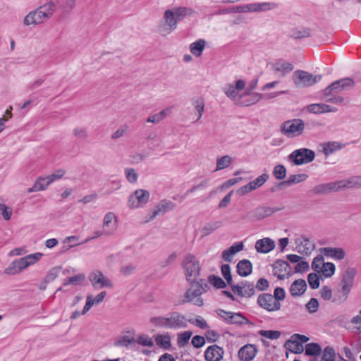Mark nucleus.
Here are the masks:
<instances>
[{
	"instance_id": "nucleus-37",
	"label": "nucleus",
	"mask_w": 361,
	"mask_h": 361,
	"mask_svg": "<svg viewBox=\"0 0 361 361\" xmlns=\"http://www.w3.org/2000/svg\"><path fill=\"white\" fill-rule=\"evenodd\" d=\"M172 107H167L166 109H164L161 111H159L157 114H155L152 116H150L147 119V122L148 123H158L162 120H164L167 115H169L171 113Z\"/></svg>"
},
{
	"instance_id": "nucleus-23",
	"label": "nucleus",
	"mask_w": 361,
	"mask_h": 361,
	"mask_svg": "<svg viewBox=\"0 0 361 361\" xmlns=\"http://www.w3.org/2000/svg\"><path fill=\"white\" fill-rule=\"evenodd\" d=\"M257 352L255 345L247 344L238 350V357L242 361H251L255 357Z\"/></svg>"
},
{
	"instance_id": "nucleus-4",
	"label": "nucleus",
	"mask_w": 361,
	"mask_h": 361,
	"mask_svg": "<svg viewBox=\"0 0 361 361\" xmlns=\"http://www.w3.org/2000/svg\"><path fill=\"white\" fill-rule=\"evenodd\" d=\"M215 313L221 319L228 324H253L240 312H227L222 309H217L215 310Z\"/></svg>"
},
{
	"instance_id": "nucleus-47",
	"label": "nucleus",
	"mask_w": 361,
	"mask_h": 361,
	"mask_svg": "<svg viewBox=\"0 0 361 361\" xmlns=\"http://www.w3.org/2000/svg\"><path fill=\"white\" fill-rule=\"evenodd\" d=\"M190 52L195 56H200L203 51V39H200L190 46Z\"/></svg>"
},
{
	"instance_id": "nucleus-40",
	"label": "nucleus",
	"mask_w": 361,
	"mask_h": 361,
	"mask_svg": "<svg viewBox=\"0 0 361 361\" xmlns=\"http://www.w3.org/2000/svg\"><path fill=\"white\" fill-rule=\"evenodd\" d=\"M343 145L338 142H329L323 145L322 152L326 156L334 153V152L341 149Z\"/></svg>"
},
{
	"instance_id": "nucleus-54",
	"label": "nucleus",
	"mask_w": 361,
	"mask_h": 361,
	"mask_svg": "<svg viewBox=\"0 0 361 361\" xmlns=\"http://www.w3.org/2000/svg\"><path fill=\"white\" fill-rule=\"evenodd\" d=\"M221 338V335L216 331L214 330H207L204 333V341L207 340L210 343H215L219 341Z\"/></svg>"
},
{
	"instance_id": "nucleus-21",
	"label": "nucleus",
	"mask_w": 361,
	"mask_h": 361,
	"mask_svg": "<svg viewBox=\"0 0 361 361\" xmlns=\"http://www.w3.org/2000/svg\"><path fill=\"white\" fill-rule=\"evenodd\" d=\"M296 249L299 253L309 255L314 250V244L310 240L304 235L298 238L295 240Z\"/></svg>"
},
{
	"instance_id": "nucleus-48",
	"label": "nucleus",
	"mask_w": 361,
	"mask_h": 361,
	"mask_svg": "<svg viewBox=\"0 0 361 361\" xmlns=\"http://www.w3.org/2000/svg\"><path fill=\"white\" fill-rule=\"evenodd\" d=\"M272 173L276 180H283L286 176V169L282 164H277L274 166Z\"/></svg>"
},
{
	"instance_id": "nucleus-22",
	"label": "nucleus",
	"mask_w": 361,
	"mask_h": 361,
	"mask_svg": "<svg viewBox=\"0 0 361 361\" xmlns=\"http://www.w3.org/2000/svg\"><path fill=\"white\" fill-rule=\"evenodd\" d=\"M356 275V270L354 268H348L343 273L341 281V288L344 291H350Z\"/></svg>"
},
{
	"instance_id": "nucleus-20",
	"label": "nucleus",
	"mask_w": 361,
	"mask_h": 361,
	"mask_svg": "<svg viewBox=\"0 0 361 361\" xmlns=\"http://www.w3.org/2000/svg\"><path fill=\"white\" fill-rule=\"evenodd\" d=\"M224 349L217 345L209 346L204 351V360L207 361H220L223 358Z\"/></svg>"
},
{
	"instance_id": "nucleus-50",
	"label": "nucleus",
	"mask_w": 361,
	"mask_h": 361,
	"mask_svg": "<svg viewBox=\"0 0 361 361\" xmlns=\"http://www.w3.org/2000/svg\"><path fill=\"white\" fill-rule=\"evenodd\" d=\"M278 7V4L275 2H262L257 3V12H264L274 9Z\"/></svg>"
},
{
	"instance_id": "nucleus-55",
	"label": "nucleus",
	"mask_w": 361,
	"mask_h": 361,
	"mask_svg": "<svg viewBox=\"0 0 361 361\" xmlns=\"http://www.w3.org/2000/svg\"><path fill=\"white\" fill-rule=\"evenodd\" d=\"M85 276L82 274H78L72 277L66 278L64 281L63 285L68 286L70 284L78 285L83 281Z\"/></svg>"
},
{
	"instance_id": "nucleus-34",
	"label": "nucleus",
	"mask_w": 361,
	"mask_h": 361,
	"mask_svg": "<svg viewBox=\"0 0 361 361\" xmlns=\"http://www.w3.org/2000/svg\"><path fill=\"white\" fill-rule=\"evenodd\" d=\"M156 344L164 349L169 350L171 346V336L169 334L157 335L155 337Z\"/></svg>"
},
{
	"instance_id": "nucleus-39",
	"label": "nucleus",
	"mask_w": 361,
	"mask_h": 361,
	"mask_svg": "<svg viewBox=\"0 0 361 361\" xmlns=\"http://www.w3.org/2000/svg\"><path fill=\"white\" fill-rule=\"evenodd\" d=\"M285 346L288 350L294 353H301L304 350L303 345L292 337L286 343Z\"/></svg>"
},
{
	"instance_id": "nucleus-31",
	"label": "nucleus",
	"mask_w": 361,
	"mask_h": 361,
	"mask_svg": "<svg viewBox=\"0 0 361 361\" xmlns=\"http://www.w3.org/2000/svg\"><path fill=\"white\" fill-rule=\"evenodd\" d=\"M103 228L106 231H111V235L116 229V218L113 212H108L103 220Z\"/></svg>"
},
{
	"instance_id": "nucleus-51",
	"label": "nucleus",
	"mask_w": 361,
	"mask_h": 361,
	"mask_svg": "<svg viewBox=\"0 0 361 361\" xmlns=\"http://www.w3.org/2000/svg\"><path fill=\"white\" fill-rule=\"evenodd\" d=\"M259 334L271 340H276L281 336V332L274 330H260Z\"/></svg>"
},
{
	"instance_id": "nucleus-61",
	"label": "nucleus",
	"mask_w": 361,
	"mask_h": 361,
	"mask_svg": "<svg viewBox=\"0 0 361 361\" xmlns=\"http://www.w3.org/2000/svg\"><path fill=\"white\" fill-rule=\"evenodd\" d=\"M319 293L322 298L324 300H329L332 299V290L327 286H322L319 290Z\"/></svg>"
},
{
	"instance_id": "nucleus-33",
	"label": "nucleus",
	"mask_w": 361,
	"mask_h": 361,
	"mask_svg": "<svg viewBox=\"0 0 361 361\" xmlns=\"http://www.w3.org/2000/svg\"><path fill=\"white\" fill-rule=\"evenodd\" d=\"M323 252L326 256L333 257L338 260L344 259L345 256V251L340 247H324Z\"/></svg>"
},
{
	"instance_id": "nucleus-49",
	"label": "nucleus",
	"mask_w": 361,
	"mask_h": 361,
	"mask_svg": "<svg viewBox=\"0 0 361 361\" xmlns=\"http://www.w3.org/2000/svg\"><path fill=\"white\" fill-rule=\"evenodd\" d=\"M269 178V176L267 173H263L256 178L254 180L250 181L254 190H256L262 186Z\"/></svg>"
},
{
	"instance_id": "nucleus-46",
	"label": "nucleus",
	"mask_w": 361,
	"mask_h": 361,
	"mask_svg": "<svg viewBox=\"0 0 361 361\" xmlns=\"http://www.w3.org/2000/svg\"><path fill=\"white\" fill-rule=\"evenodd\" d=\"M208 281L217 289H222L226 287V281H224L221 277L214 274L209 276Z\"/></svg>"
},
{
	"instance_id": "nucleus-64",
	"label": "nucleus",
	"mask_w": 361,
	"mask_h": 361,
	"mask_svg": "<svg viewBox=\"0 0 361 361\" xmlns=\"http://www.w3.org/2000/svg\"><path fill=\"white\" fill-rule=\"evenodd\" d=\"M137 343L142 346L152 347L154 343L151 338L147 336H140L137 339Z\"/></svg>"
},
{
	"instance_id": "nucleus-35",
	"label": "nucleus",
	"mask_w": 361,
	"mask_h": 361,
	"mask_svg": "<svg viewBox=\"0 0 361 361\" xmlns=\"http://www.w3.org/2000/svg\"><path fill=\"white\" fill-rule=\"evenodd\" d=\"M308 178L305 173L290 175L286 180L280 183V185L290 186L293 184H297L305 181Z\"/></svg>"
},
{
	"instance_id": "nucleus-62",
	"label": "nucleus",
	"mask_w": 361,
	"mask_h": 361,
	"mask_svg": "<svg viewBox=\"0 0 361 361\" xmlns=\"http://www.w3.org/2000/svg\"><path fill=\"white\" fill-rule=\"evenodd\" d=\"M324 263L325 262H324V259L322 256L316 257L312 262V269L314 271L320 272Z\"/></svg>"
},
{
	"instance_id": "nucleus-1",
	"label": "nucleus",
	"mask_w": 361,
	"mask_h": 361,
	"mask_svg": "<svg viewBox=\"0 0 361 361\" xmlns=\"http://www.w3.org/2000/svg\"><path fill=\"white\" fill-rule=\"evenodd\" d=\"M183 267L188 282L190 284L185 295L184 302H191L197 306L203 305L202 281L200 276V267L198 260L192 255L185 257Z\"/></svg>"
},
{
	"instance_id": "nucleus-44",
	"label": "nucleus",
	"mask_w": 361,
	"mask_h": 361,
	"mask_svg": "<svg viewBox=\"0 0 361 361\" xmlns=\"http://www.w3.org/2000/svg\"><path fill=\"white\" fill-rule=\"evenodd\" d=\"M322 351V348L318 343H310L305 345V354L307 355L317 356Z\"/></svg>"
},
{
	"instance_id": "nucleus-15",
	"label": "nucleus",
	"mask_w": 361,
	"mask_h": 361,
	"mask_svg": "<svg viewBox=\"0 0 361 361\" xmlns=\"http://www.w3.org/2000/svg\"><path fill=\"white\" fill-rule=\"evenodd\" d=\"M44 16L41 10L34 9L24 17L23 24L26 26L41 25L47 20Z\"/></svg>"
},
{
	"instance_id": "nucleus-7",
	"label": "nucleus",
	"mask_w": 361,
	"mask_h": 361,
	"mask_svg": "<svg viewBox=\"0 0 361 361\" xmlns=\"http://www.w3.org/2000/svg\"><path fill=\"white\" fill-rule=\"evenodd\" d=\"M354 85V81L350 78H345L336 80L323 90L324 96L329 97L334 94V93H340L344 90L352 88Z\"/></svg>"
},
{
	"instance_id": "nucleus-11",
	"label": "nucleus",
	"mask_w": 361,
	"mask_h": 361,
	"mask_svg": "<svg viewBox=\"0 0 361 361\" xmlns=\"http://www.w3.org/2000/svg\"><path fill=\"white\" fill-rule=\"evenodd\" d=\"M92 286L95 289H101L103 288H112L114 285L111 281L106 277L102 271L94 270L92 271L88 276Z\"/></svg>"
},
{
	"instance_id": "nucleus-25",
	"label": "nucleus",
	"mask_w": 361,
	"mask_h": 361,
	"mask_svg": "<svg viewBox=\"0 0 361 361\" xmlns=\"http://www.w3.org/2000/svg\"><path fill=\"white\" fill-rule=\"evenodd\" d=\"M275 247V243L269 238L258 240L255 243V249L260 253H268Z\"/></svg>"
},
{
	"instance_id": "nucleus-36",
	"label": "nucleus",
	"mask_w": 361,
	"mask_h": 361,
	"mask_svg": "<svg viewBox=\"0 0 361 361\" xmlns=\"http://www.w3.org/2000/svg\"><path fill=\"white\" fill-rule=\"evenodd\" d=\"M170 10L173 13L178 23L182 21L187 16H190L192 13L190 8L185 7L173 8Z\"/></svg>"
},
{
	"instance_id": "nucleus-56",
	"label": "nucleus",
	"mask_w": 361,
	"mask_h": 361,
	"mask_svg": "<svg viewBox=\"0 0 361 361\" xmlns=\"http://www.w3.org/2000/svg\"><path fill=\"white\" fill-rule=\"evenodd\" d=\"M307 281L312 289H317L319 286V277L316 273H310L307 276Z\"/></svg>"
},
{
	"instance_id": "nucleus-27",
	"label": "nucleus",
	"mask_w": 361,
	"mask_h": 361,
	"mask_svg": "<svg viewBox=\"0 0 361 361\" xmlns=\"http://www.w3.org/2000/svg\"><path fill=\"white\" fill-rule=\"evenodd\" d=\"M307 288V284L305 280L298 279L293 281L290 287V293L293 297L302 295Z\"/></svg>"
},
{
	"instance_id": "nucleus-8",
	"label": "nucleus",
	"mask_w": 361,
	"mask_h": 361,
	"mask_svg": "<svg viewBox=\"0 0 361 361\" xmlns=\"http://www.w3.org/2000/svg\"><path fill=\"white\" fill-rule=\"evenodd\" d=\"M293 78L295 85L298 87H310L319 82L322 75H313L304 71H297L293 73Z\"/></svg>"
},
{
	"instance_id": "nucleus-17",
	"label": "nucleus",
	"mask_w": 361,
	"mask_h": 361,
	"mask_svg": "<svg viewBox=\"0 0 361 361\" xmlns=\"http://www.w3.org/2000/svg\"><path fill=\"white\" fill-rule=\"evenodd\" d=\"M245 82L243 80H238L235 82V85L232 84H227L223 88V92L230 99L233 100L238 99V92L244 89Z\"/></svg>"
},
{
	"instance_id": "nucleus-58",
	"label": "nucleus",
	"mask_w": 361,
	"mask_h": 361,
	"mask_svg": "<svg viewBox=\"0 0 361 361\" xmlns=\"http://www.w3.org/2000/svg\"><path fill=\"white\" fill-rule=\"evenodd\" d=\"M231 162V158L229 156H224L217 159L216 170L224 169L228 167Z\"/></svg>"
},
{
	"instance_id": "nucleus-16",
	"label": "nucleus",
	"mask_w": 361,
	"mask_h": 361,
	"mask_svg": "<svg viewBox=\"0 0 361 361\" xmlns=\"http://www.w3.org/2000/svg\"><path fill=\"white\" fill-rule=\"evenodd\" d=\"M273 272L275 276L282 280L291 275V267L287 262L277 259L273 264Z\"/></svg>"
},
{
	"instance_id": "nucleus-12",
	"label": "nucleus",
	"mask_w": 361,
	"mask_h": 361,
	"mask_svg": "<svg viewBox=\"0 0 361 361\" xmlns=\"http://www.w3.org/2000/svg\"><path fill=\"white\" fill-rule=\"evenodd\" d=\"M149 192L147 190L139 189L132 194L128 201L129 207L135 209L145 205L149 200Z\"/></svg>"
},
{
	"instance_id": "nucleus-24",
	"label": "nucleus",
	"mask_w": 361,
	"mask_h": 361,
	"mask_svg": "<svg viewBox=\"0 0 361 361\" xmlns=\"http://www.w3.org/2000/svg\"><path fill=\"white\" fill-rule=\"evenodd\" d=\"M244 248V244L243 242H236L229 248L222 252V259L227 262H231L234 255L243 250Z\"/></svg>"
},
{
	"instance_id": "nucleus-42",
	"label": "nucleus",
	"mask_w": 361,
	"mask_h": 361,
	"mask_svg": "<svg viewBox=\"0 0 361 361\" xmlns=\"http://www.w3.org/2000/svg\"><path fill=\"white\" fill-rule=\"evenodd\" d=\"M349 293V291H344V289L341 288V290L335 293V294L333 295L332 302L336 305H341L343 303L347 300Z\"/></svg>"
},
{
	"instance_id": "nucleus-38",
	"label": "nucleus",
	"mask_w": 361,
	"mask_h": 361,
	"mask_svg": "<svg viewBox=\"0 0 361 361\" xmlns=\"http://www.w3.org/2000/svg\"><path fill=\"white\" fill-rule=\"evenodd\" d=\"M310 361H335V351L333 348L327 346L323 350L320 360L317 357H313Z\"/></svg>"
},
{
	"instance_id": "nucleus-2",
	"label": "nucleus",
	"mask_w": 361,
	"mask_h": 361,
	"mask_svg": "<svg viewBox=\"0 0 361 361\" xmlns=\"http://www.w3.org/2000/svg\"><path fill=\"white\" fill-rule=\"evenodd\" d=\"M150 324L157 329H181L188 327V319L178 312H171L166 315L152 317Z\"/></svg>"
},
{
	"instance_id": "nucleus-29",
	"label": "nucleus",
	"mask_w": 361,
	"mask_h": 361,
	"mask_svg": "<svg viewBox=\"0 0 361 361\" xmlns=\"http://www.w3.org/2000/svg\"><path fill=\"white\" fill-rule=\"evenodd\" d=\"M275 72L280 73L281 76H284L293 70V66L286 61L279 60L273 64Z\"/></svg>"
},
{
	"instance_id": "nucleus-3",
	"label": "nucleus",
	"mask_w": 361,
	"mask_h": 361,
	"mask_svg": "<svg viewBox=\"0 0 361 361\" xmlns=\"http://www.w3.org/2000/svg\"><path fill=\"white\" fill-rule=\"evenodd\" d=\"M305 129V123L302 119L295 118L283 122L281 126V133L287 137L301 135Z\"/></svg>"
},
{
	"instance_id": "nucleus-10",
	"label": "nucleus",
	"mask_w": 361,
	"mask_h": 361,
	"mask_svg": "<svg viewBox=\"0 0 361 361\" xmlns=\"http://www.w3.org/2000/svg\"><path fill=\"white\" fill-rule=\"evenodd\" d=\"M257 302L258 305L268 312H275L281 309V305L276 301L271 294L262 293L259 295Z\"/></svg>"
},
{
	"instance_id": "nucleus-60",
	"label": "nucleus",
	"mask_w": 361,
	"mask_h": 361,
	"mask_svg": "<svg viewBox=\"0 0 361 361\" xmlns=\"http://www.w3.org/2000/svg\"><path fill=\"white\" fill-rule=\"evenodd\" d=\"M0 214L2 215L4 220L8 221L12 215V209L4 203H0Z\"/></svg>"
},
{
	"instance_id": "nucleus-14",
	"label": "nucleus",
	"mask_w": 361,
	"mask_h": 361,
	"mask_svg": "<svg viewBox=\"0 0 361 361\" xmlns=\"http://www.w3.org/2000/svg\"><path fill=\"white\" fill-rule=\"evenodd\" d=\"M347 186L345 180H342L337 182L317 185L313 188L312 191L317 195L326 194L332 191H338Z\"/></svg>"
},
{
	"instance_id": "nucleus-53",
	"label": "nucleus",
	"mask_w": 361,
	"mask_h": 361,
	"mask_svg": "<svg viewBox=\"0 0 361 361\" xmlns=\"http://www.w3.org/2000/svg\"><path fill=\"white\" fill-rule=\"evenodd\" d=\"M43 256V254L41 252H35L33 254H30L28 255H26L25 257L26 264L27 267L35 264L37 262H38L42 257Z\"/></svg>"
},
{
	"instance_id": "nucleus-28",
	"label": "nucleus",
	"mask_w": 361,
	"mask_h": 361,
	"mask_svg": "<svg viewBox=\"0 0 361 361\" xmlns=\"http://www.w3.org/2000/svg\"><path fill=\"white\" fill-rule=\"evenodd\" d=\"M174 207L175 204L173 202L166 200H161L153 211L152 218L156 217L159 214H165L172 210Z\"/></svg>"
},
{
	"instance_id": "nucleus-26",
	"label": "nucleus",
	"mask_w": 361,
	"mask_h": 361,
	"mask_svg": "<svg viewBox=\"0 0 361 361\" xmlns=\"http://www.w3.org/2000/svg\"><path fill=\"white\" fill-rule=\"evenodd\" d=\"M58 0H46V2L37 8L44 13L47 20L50 19L57 9Z\"/></svg>"
},
{
	"instance_id": "nucleus-13",
	"label": "nucleus",
	"mask_w": 361,
	"mask_h": 361,
	"mask_svg": "<svg viewBox=\"0 0 361 361\" xmlns=\"http://www.w3.org/2000/svg\"><path fill=\"white\" fill-rule=\"evenodd\" d=\"M232 290L234 294L241 298H251L255 294V285L247 281H242L236 286H233Z\"/></svg>"
},
{
	"instance_id": "nucleus-52",
	"label": "nucleus",
	"mask_w": 361,
	"mask_h": 361,
	"mask_svg": "<svg viewBox=\"0 0 361 361\" xmlns=\"http://www.w3.org/2000/svg\"><path fill=\"white\" fill-rule=\"evenodd\" d=\"M335 265L331 262H326L323 264L321 272L325 277H331L335 272Z\"/></svg>"
},
{
	"instance_id": "nucleus-30",
	"label": "nucleus",
	"mask_w": 361,
	"mask_h": 361,
	"mask_svg": "<svg viewBox=\"0 0 361 361\" xmlns=\"http://www.w3.org/2000/svg\"><path fill=\"white\" fill-rule=\"evenodd\" d=\"M236 271L238 275H240V276L246 277L252 273V263L248 259L240 260L237 264Z\"/></svg>"
},
{
	"instance_id": "nucleus-63",
	"label": "nucleus",
	"mask_w": 361,
	"mask_h": 361,
	"mask_svg": "<svg viewBox=\"0 0 361 361\" xmlns=\"http://www.w3.org/2000/svg\"><path fill=\"white\" fill-rule=\"evenodd\" d=\"M221 226L220 221H213L204 226V235H207L217 229Z\"/></svg>"
},
{
	"instance_id": "nucleus-18",
	"label": "nucleus",
	"mask_w": 361,
	"mask_h": 361,
	"mask_svg": "<svg viewBox=\"0 0 361 361\" xmlns=\"http://www.w3.org/2000/svg\"><path fill=\"white\" fill-rule=\"evenodd\" d=\"M282 209L283 207H259L252 211L250 215L253 219H262Z\"/></svg>"
},
{
	"instance_id": "nucleus-45",
	"label": "nucleus",
	"mask_w": 361,
	"mask_h": 361,
	"mask_svg": "<svg viewBox=\"0 0 361 361\" xmlns=\"http://www.w3.org/2000/svg\"><path fill=\"white\" fill-rule=\"evenodd\" d=\"M192 335L190 331L181 332L177 336V345L179 348L185 347L188 343Z\"/></svg>"
},
{
	"instance_id": "nucleus-57",
	"label": "nucleus",
	"mask_w": 361,
	"mask_h": 361,
	"mask_svg": "<svg viewBox=\"0 0 361 361\" xmlns=\"http://www.w3.org/2000/svg\"><path fill=\"white\" fill-rule=\"evenodd\" d=\"M124 172H125L126 179L128 180V182H130V183H137V173L135 169H130V168H126V169H125Z\"/></svg>"
},
{
	"instance_id": "nucleus-59",
	"label": "nucleus",
	"mask_w": 361,
	"mask_h": 361,
	"mask_svg": "<svg viewBox=\"0 0 361 361\" xmlns=\"http://www.w3.org/2000/svg\"><path fill=\"white\" fill-rule=\"evenodd\" d=\"M350 323L353 324V330L361 334V310L358 315L352 318Z\"/></svg>"
},
{
	"instance_id": "nucleus-32",
	"label": "nucleus",
	"mask_w": 361,
	"mask_h": 361,
	"mask_svg": "<svg viewBox=\"0 0 361 361\" xmlns=\"http://www.w3.org/2000/svg\"><path fill=\"white\" fill-rule=\"evenodd\" d=\"M49 180V176L38 178L34 185L28 189V192L44 190L51 183Z\"/></svg>"
},
{
	"instance_id": "nucleus-43",
	"label": "nucleus",
	"mask_w": 361,
	"mask_h": 361,
	"mask_svg": "<svg viewBox=\"0 0 361 361\" xmlns=\"http://www.w3.org/2000/svg\"><path fill=\"white\" fill-rule=\"evenodd\" d=\"M77 0H63L59 6V8L64 13H69L75 8Z\"/></svg>"
},
{
	"instance_id": "nucleus-6",
	"label": "nucleus",
	"mask_w": 361,
	"mask_h": 361,
	"mask_svg": "<svg viewBox=\"0 0 361 361\" xmlns=\"http://www.w3.org/2000/svg\"><path fill=\"white\" fill-rule=\"evenodd\" d=\"M176 16L170 9L166 10L162 20L160 21L157 30L161 35H167L171 33L177 27Z\"/></svg>"
},
{
	"instance_id": "nucleus-9",
	"label": "nucleus",
	"mask_w": 361,
	"mask_h": 361,
	"mask_svg": "<svg viewBox=\"0 0 361 361\" xmlns=\"http://www.w3.org/2000/svg\"><path fill=\"white\" fill-rule=\"evenodd\" d=\"M283 93H284L283 91L266 94H262L257 92H248V94L243 98H242L240 95L238 101L236 102V104L241 106H249L257 103L263 98H273Z\"/></svg>"
},
{
	"instance_id": "nucleus-19",
	"label": "nucleus",
	"mask_w": 361,
	"mask_h": 361,
	"mask_svg": "<svg viewBox=\"0 0 361 361\" xmlns=\"http://www.w3.org/2000/svg\"><path fill=\"white\" fill-rule=\"evenodd\" d=\"M307 112L314 114H322L329 112H336L337 108L333 107L324 103H315L307 105L305 107Z\"/></svg>"
},
{
	"instance_id": "nucleus-41",
	"label": "nucleus",
	"mask_w": 361,
	"mask_h": 361,
	"mask_svg": "<svg viewBox=\"0 0 361 361\" xmlns=\"http://www.w3.org/2000/svg\"><path fill=\"white\" fill-rule=\"evenodd\" d=\"M311 30L307 27H300L292 30L291 35L295 39H302L310 37Z\"/></svg>"
},
{
	"instance_id": "nucleus-5",
	"label": "nucleus",
	"mask_w": 361,
	"mask_h": 361,
	"mask_svg": "<svg viewBox=\"0 0 361 361\" xmlns=\"http://www.w3.org/2000/svg\"><path fill=\"white\" fill-rule=\"evenodd\" d=\"M315 158L313 150L307 148H300L294 150L288 155V159L295 166H301L312 162Z\"/></svg>"
}]
</instances>
